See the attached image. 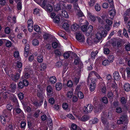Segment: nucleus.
Segmentation results:
<instances>
[{"mask_svg":"<svg viewBox=\"0 0 130 130\" xmlns=\"http://www.w3.org/2000/svg\"><path fill=\"white\" fill-rule=\"evenodd\" d=\"M100 34L102 37H105L107 35V31L105 30H103L101 31Z\"/></svg>","mask_w":130,"mask_h":130,"instance_id":"nucleus-39","label":"nucleus"},{"mask_svg":"<svg viewBox=\"0 0 130 130\" xmlns=\"http://www.w3.org/2000/svg\"><path fill=\"white\" fill-rule=\"evenodd\" d=\"M105 22L107 24L109 25H111L112 24H113L112 21L109 20L108 18L105 19Z\"/></svg>","mask_w":130,"mask_h":130,"instance_id":"nucleus-46","label":"nucleus"},{"mask_svg":"<svg viewBox=\"0 0 130 130\" xmlns=\"http://www.w3.org/2000/svg\"><path fill=\"white\" fill-rule=\"evenodd\" d=\"M79 25L75 24L72 25L71 26V30L73 31H75L76 30L79 28Z\"/></svg>","mask_w":130,"mask_h":130,"instance_id":"nucleus-12","label":"nucleus"},{"mask_svg":"<svg viewBox=\"0 0 130 130\" xmlns=\"http://www.w3.org/2000/svg\"><path fill=\"white\" fill-rule=\"evenodd\" d=\"M93 109L92 105L88 104L87 106H85L84 108V111L86 113L90 112Z\"/></svg>","mask_w":130,"mask_h":130,"instance_id":"nucleus-3","label":"nucleus"},{"mask_svg":"<svg viewBox=\"0 0 130 130\" xmlns=\"http://www.w3.org/2000/svg\"><path fill=\"white\" fill-rule=\"evenodd\" d=\"M127 101V99H125L124 97H122L121 98V101L122 104L125 103Z\"/></svg>","mask_w":130,"mask_h":130,"instance_id":"nucleus-59","label":"nucleus"},{"mask_svg":"<svg viewBox=\"0 0 130 130\" xmlns=\"http://www.w3.org/2000/svg\"><path fill=\"white\" fill-rule=\"evenodd\" d=\"M117 84L114 81L111 82V83L110 84L111 87L113 88H115L116 87Z\"/></svg>","mask_w":130,"mask_h":130,"instance_id":"nucleus-52","label":"nucleus"},{"mask_svg":"<svg viewBox=\"0 0 130 130\" xmlns=\"http://www.w3.org/2000/svg\"><path fill=\"white\" fill-rule=\"evenodd\" d=\"M69 52H67L63 54V56L64 58L66 59L68 58L70 56V54Z\"/></svg>","mask_w":130,"mask_h":130,"instance_id":"nucleus-53","label":"nucleus"},{"mask_svg":"<svg viewBox=\"0 0 130 130\" xmlns=\"http://www.w3.org/2000/svg\"><path fill=\"white\" fill-rule=\"evenodd\" d=\"M102 101L105 104H107L108 103V101L106 97H104L102 98Z\"/></svg>","mask_w":130,"mask_h":130,"instance_id":"nucleus-51","label":"nucleus"},{"mask_svg":"<svg viewBox=\"0 0 130 130\" xmlns=\"http://www.w3.org/2000/svg\"><path fill=\"white\" fill-rule=\"evenodd\" d=\"M2 93L3 98L6 99L7 97L10 95V93H9L8 92H3Z\"/></svg>","mask_w":130,"mask_h":130,"instance_id":"nucleus-44","label":"nucleus"},{"mask_svg":"<svg viewBox=\"0 0 130 130\" xmlns=\"http://www.w3.org/2000/svg\"><path fill=\"white\" fill-rule=\"evenodd\" d=\"M129 15H128L126 13H125L124 15L123 18H124V21L125 22H126L128 20V18L127 16H129Z\"/></svg>","mask_w":130,"mask_h":130,"instance_id":"nucleus-48","label":"nucleus"},{"mask_svg":"<svg viewBox=\"0 0 130 130\" xmlns=\"http://www.w3.org/2000/svg\"><path fill=\"white\" fill-rule=\"evenodd\" d=\"M49 80L51 83L52 84H55L57 81L56 78L54 76H52L50 77L49 78Z\"/></svg>","mask_w":130,"mask_h":130,"instance_id":"nucleus-19","label":"nucleus"},{"mask_svg":"<svg viewBox=\"0 0 130 130\" xmlns=\"http://www.w3.org/2000/svg\"><path fill=\"white\" fill-rule=\"evenodd\" d=\"M28 25H33V21L31 19H29L27 22Z\"/></svg>","mask_w":130,"mask_h":130,"instance_id":"nucleus-58","label":"nucleus"},{"mask_svg":"<svg viewBox=\"0 0 130 130\" xmlns=\"http://www.w3.org/2000/svg\"><path fill=\"white\" fill-rule=\"evenodd\" d=\"M61 3H63L62 2L61 3V8H62L63 9H64L66 8L68 11H70L72 8V6L70 5H68L66 7V5L64 3L62 4Z\"/></svg>","mask_w":130,"mask_h":130,"instance_id":"nucleus-8","label":"nucleus"},{"mask_svg":"<svg viewBox=\"0 0 130 130\" xmlns=\"http://www.w3.org/2000/svg\"><path fill=\"white\" fill-rule=\"evenodd\" d=\"M10 87L11 88V90L12 92L15 91L16 87V85L15 84L12 83L10 85Z\"/></svg>","mask_w":130,"mask_h":130,"instance_id":"nucleus-18","label":"nucleus"},{"mask_svg":"<svg viewBox=\"0 0 130 130\" xmlns=\"http://www.w3.org/2000/svg\"><path fill=\"white\" fill-rule=\"evenodd\" d=\"M89 119V117L87 116H84L82 117L81 121H85L88 120Z\"/></svg>","mask_w":130,"mask_h":130,"instance_id":"nucleus-29","label":"nucleus"},{"mask_svg":"<svg viewBox=\"0 0 130 130\" xmlns=\"http://www.w3.org/2000/svg\"><path fill=\"white\" fill-rule=\"evenodd\" d=\"M32 42L33 45L35 46L38 45L39 43V41L37 39L33 40Z\"/></svg>","mask_w":130,"mask_h":130,"instance_id":"nucleus-33","label":"nucleus"},{"mask_svg":"<svg viewBox=\"0 0 130 130\" xmlns=\"http://www.w3.org/2000/svg\"><path fill=\"white\" fill-rule=\"evenodd\" d=\"M74 9L75 11L77 12L78 11H80V9L78 6V4L77 3H75L74 5Z\"/></svg>","mask_w":130,"mask_h":130,"instance_id":"nucleus-31","label":"nucleus"},{"mask_svg":"<svg viewBox=\"0 0 130 130\" xmlns=\"http://www.w3.org/2000/svg\"><path fill=\"white\" fill-rule=\"evenodd\" d=\"M43 56L42 53L39 54L37 58V61L39 63H41L43 62Z\"/></svg>","mask_w":130,"mask_h":130,"instance_id":"nucleus-15","label":"nucleus"},{"mask_svg":"<svg viewBox=\"0 0 130 130\" xmlns=\"http://www.w3.org/2000/svg\"><path fill=\"white\" fill-rule=\"evenodd\" d=\"M62 87V84L60 83H57L55 85V87L57 90H60L61 89Z\"/></svg>","mask_w":130,"mask_h":130,"instance_id":"nucleus-16","label":"nucleus"},{"mask_svg":"<svg viewBox=\"0 0 130 130\" xmlns=\"http://www.w3.org/2000/svg\"><path fill=\"white\" fill-rule=\"evenodd\" d=\"M98 52H92L91 54V57L92 59H94L95 57L98 53Z\"/></svg>","mask_w":130,"mask_h":130,"instance_id":"nucleus-55","label":"nucleus"},{"mask_svg":"<svg viewBox=\"0 0 130 130\" xmlns=\"http://www.w3.org/2000/svg\"><path fill=\"white\" fill-rule=\"evenodd\" d=\"M103 85L101 88V90L102 92L104 94H106V88L105 84L103 83Z\"/></svg>","mask_w":130,"mask_h":130,"instance_id":"nucleus-21","label":"nucleus"},{"mask_svg":"<svg viewBox=\"0 0 130 130\" xmlns=\"http://www.w3.org/2000/svg\"><path fill=\"white\" fill-rule=\"evenodd\" d=\"M54 53L57 56H60L61 55V52L58 50H56L54 51Z\"/></svg>","mask_w":130,"mask_h":130,"instance_id":"nucleus-43","label":"nucleus"},{"mask_svg":"<svg viewBox=\"0 0 130 130\" xmlns=\"http://www.w3.org/2000/svg\"><path fill=\"white\" fill-rule=\"evenodd\" d=\"M22 64L20 62H17L16 65V69L19 73H21L22 70Z\"/></svg>","mask_w":130,"mask_h":130,"instance_id":"nucleus-7","label":"nucleus"},{"mask_svg":"<svg viewBox=\"0 0 130 130\" xmlns=\"http://www.w3.org/2000/svg\"><path fill=\"white\" fill-rule=\"evenodd\" d=\"M102 37L100 34L99 32H97L96 34V37L97 39L98 40H100L102 38Z\"/></svg>","mask_w":130,"mask_h":130,"instance_id":"nucleus-47","label":"nucleus"},{"mask_svg":"<svg viewBox=\"0 0 130 130\" xmlns=\"http://www.w3.org/2000/svg\"><path fill=\"white\" fill-rule=\"evenodd\" d=\"M54 22L56 23H58L60 21V18L58 16H56L54 18Z\"/></svg>","mask_w":130,"mask_h":130,"instance_id":"nucleus-41","label":"nucleus"},{"mask_svg":"<svg viewBox=\"0 0 130 130\" xmlns=\"http://www.w3.org/2000/svg\"><path fill=\"white\" fill-rule=\"evenodd\" d=\"M124 88L125 91L126 92H128L130 91V85L128 83L125 84L124 86Z\"/></svg>","mask_w":130,"mask_h":130,"instance_id":"nucleus-14","label":"nucleus"},{"mask_svg":"<svg viewBox=\"0 0 130 130\" xmlns=\"http://www.w3.org/2000/svg\"><path fill=\"white\" fill-rule=\"evenodd\" d=\"M77 15L78 17V19H79V17H82L84 16V15L83 13L81 11V10L78 11V12H77Z\"/></svg>","mask_w":130,"mask_h":130,"instance_id":"nucleus-42","label":"nucleus"},{"mask_svg":"<svg viewBox=\"0 0 130 130\" xmlns=\"http://www.w3.org/2000/svg\"><path fill=\"white\" fill-rule=\"evenodd\" d=\"M94 75L96 76L98 79L100 80L101 81H102L103 80V79L102 77L100 76V75L94 71H91L90 73L88 78L90 76H91L92 75L93 76Z\"/></svg>","mask_w":130,"mask_h":130,"instance_id":"nucleus-6","label":"nucleus"},{"mask_svg":"<svg viewBox=\"0 0 130 130\" xmlns=\"http://www.w3.org/2000/svg\"><path fill=\"white\" fill-rule=\"evenodd\" d=\"M113 77L116 80H118L120 78V76L119 73L117 71H115L113 73Z\"/></svg>","mask_w":130,"mask_h":130,"instance_id":"nucleus-11","label":"nucleus"},{"mask_svg":"<svg viewBox=\"0 0 130 130\" xmlns=\"http://www.w3.org/2000/svg\"><path fill=\"white\" fill-rule=\"evenodd\" d=\"M62 106L63 108L64 109H67L68 107V105L67 103H63Z\"/></svg>","mask_w":130,"mask_h":130,"instance_id":"nucleus-61","label":"nucleus"},{"mask_svg":"<svg viewBox=\"0 0 130 130\" xmlns=\"http://www.w3.org/2000/svg\"><path fill=\"white\" fill-rule=\"evenodd\" d=\"M11 42L9 40H7L5 43L6 46L8 47H10L12 45Z\"/></svg>","mask_w":130,"mask_h":130,"instance_id":"nucleus-37","label":"nucleus"},{"mask_svg":"<svg viewBox=\"0 0 130 130\" xmlns=\"http://www.w3.org/2000/svg\"><path fill=\"white\" fill-rule=\"evenodd\" d=\"M106 113H103V114L101 116V121L104 124L106 123L107 122V120L106 119Z\"/></svg>","mask_w":130,"mask_h":130,"instance_id":"nucleus-10","label":"nucleus"},{"mask_svg":"<svg viewBox=\"0 0 130 130\" xmlns=\"http://www.w3.org/2000/svg\"><path fill=\"white\" fill-rule=\"evenodd\" d=\"M93 29V26L91 25H90L88 28L87 29L86 32L87 35H89L92 32Z\"/></svg>","mask_w":130,"mask_h":130,"instance_id":"nucleus-13","label":"nucleus"},{"mask_svg":"<svg viewBox=\"0 0 130 130\" xmlns=\"http://www.w3.org/2000/svg\"><path fill=\"white\" fill-rule=\"evenodd\" d=\"M53 90L52 87L51 86H48L47 88V95L49 96H51V93L53 91Z\"/></svg>","mask_w":130,"mask_h":130,"instance_id":"nucleus-9","label":"nucleus"},{"mask_svg":"<svg viewBox=\"0 0 130 130\" xmlns=\"http://www.w3.org/2000/svg\"><path fill=\"white\" fill-rule=\"evenodd\" d=\"M43 101V100H40L39 102H36L34 103V104L36 107H39L41 106Z\"/></svg>","mask_w":130,"mask_h":130,"instance_id":"nucleus-20","label":"nucleus"},{"mask_svg":"<svg viewBox=\"0 0 130 130\" xmlns=\"http://www.w3.org/2000/svg\"><path fill=\"white\" fill-rule=\"evenodd\" d=\"M34 29L36 32H39L40 30V28L38 25H35L34 26Z\"/></svg>","mask_w":130,"mask_h":130,"instance_id":"nucleus-35","label":"nucleus"},{"mask_svg":"<svg viewBox=\"0 0 130 130\" xmlns=\"http://www.w3.org/2000/svg\"><path fill=\"white\" fill-rule=\"evenodd\" d=\"M24 84L22 82H20L18 84V88H22L24 86Z\"/></svg>","mask_w":130,"mask_h":130,"instance_id":"nucleus-54","label":"nucleus"},{"mask_svg":"<svg viewBox=\"0 0 130 130\" xmlns=\"http://www.w3.org/2000/svg\"><path fill=\"white\" fill-rule=\"evenodd\" d=\"M20 73H16L15 75H14L13 73H11L10 74L9 76L12 79L17 82L20 77Z\"/></svg>","mask_w":130,"mask_h":130,"instance_id":"nucleus-2","label":"nucleus"},{"mask_svg":"<svg viewBox=\"0 0 130 130\" xmlns=\"http://www.w3.org/2000/svg\"><path fill=\"white\" fill-rule=\"evenodd\" d=\"M108 98L110 99H112L113 97V94L112 92L110 91L108 92L107 94Z\"/></svg>","mask_w":130,"mask_h":130,"instance_id":"nucleus-36","label":"nucleus"},{"mask_svg":"<svg viewBox=\"0 0 130 130\" xmlns=\"http://www.w3.org/2000/svg\"><path fill=\"white\" fill-rule=\"evenodd\" d=\"M77 95L78 98L80 99H82L84 98V95L81 91L78 92Z\"/></svg>","mask_w":130,"mask_h":130,"instance_id":"nucleus-45","label":"nucleus"},{"mask_svg":"<svg viewBox=\"0 0 130 130\" xmlns=\"http://www.w3.org/2000/svg\"><path fill=\"white\" fill-rule=\"evenodd\" d=\"M67 86L70 87H71L73 85V83L72 81L71 80L68 81L67 83Z\"/></svg>","mask_w":130,"mask_h":130,"instance_id":"nucleus-62","label":"nucleus"},{"mask_svg":"<svg viewBox=\"0 0 130 130\" xmlns=\"http://www.w3.org/2000/svg\"><path fill=\"white\" fill-rule=\"evenodd\" d=\"M109 13L111 16L110 18L113 20L116 13V10H115L114 6L113 5H111L109 8Z\"/></svg>","mask_w":130,"mask_h":130,"instance_id":"nucleus-1","label":"nucleus"},{"mask_svg":"<svg viewBox=\"0 0 130 130\" xmlns=\"http://www.w3.org/2000/svg\"><path fill=\"white\" fill-rule=\"evenodd\" d=\"M108 59L107 60L110 62H112L113 60L114 57V56L112 55H110L108 56Z\"/></svg>","mask_w":130,"mask_h":130,"instance_id":"nucleus-28","label":"nucleus"},{"mask_svg":"<svg viewBox=\"0 0 130 130\" xmlns=\"http://www.w3.org/2000/svg\"><path fill=\"white\" fill-rule=\"evenodd\" d=\"M6 3V0H0V4L1 6L5 5Z\"/></svg>","mask_w":130,"mask_h":130,"instance_id":"nucleus-63","label":"nucleus"},{"mask_svg":"<svg viewBox=\"0 0 130 130\" xmlns=\"http://www.w3.org/2000/svg\"><path fill=\"white\" fill-rule=\"evenodd\" d=\"M96 79H95L94 81L91 80L89 88L91 92L94 91L96 87V84L95 81H96Z\"/></svg>","mask_w":130,"mask_h":130,"instance_id":"nucleus-4","label":"nucleus"},{"mask_svg":"<svg viewBox=\"0 0 130 130\" xmlns=\"http://www.w3.org/2000/svg\"><path fill=\"white\" fill-rule=\"evenodd\" d=\"M14 56L15 58H18L19 56V52L17 51H15L14 53Z\"/></svg>","mask_w":130,"mask_h":130,"instance_id":"nucleus-56","label":"nucleus"},{"mask_svg":"<svg viewBox=\"0 0 130 130\" xmlns=\"http://www.w3.org/2000/svg\"><path fill=\"white\" fill-rule=\"evenodd\" d=\"M30 72L29 73V72H25L24 75V77L26 78H29L30 76Z\"/></svg>","mask_w":130,"mask_h":130,"instance_id":"nucleus-60","label":"nucleus"},{"mask_svg":"<svg viewBox=\"0 0 130 130\" xmlns=\"http://www.w3.org/2000/svg\"><path fill=\"white\" fill-rule=\"evenodd\" d=\"M75 57L74 64L75 65H77L79 63L80 61V59L77 55H75Z\"/></svg>","mask_w":130,"mask_h":130,"instance_id":"nucleus-23","label":"nucleus"},{"mask_svg":"<svg viewBox=\"0 0 130 130\" xmlns=\"http://www.w3.org/2000/svg\"><path fill=\"white\" fill-rule=\"evenodd\" d=\"M37 95L38 97L40 98V100H43V93L42 92L40 91L38 92Z\"/></svg>","mask_w":130,"mask_h":130,"instance_id":"nucleus-27","label":"nucleus"},{"mask_svg":"<svg viewBox=\"0 0 130 130\" xmlns=\"http://www.w3.org/2000/svg\"><path fill=\"white\" fill-rule=\"evenodd\" d=\"M47 11L49 12H51L53 10L52 7L50 4H48L47 6Z\"/></svg>","mask_w":130,"mask_h":130,"instance_id":"nucleus-50","label":"nucleus"},{"mask_svg":"<svg viewBox=\"0 0 130 130\" xmlns=\"http://www.w3.org/2000/svg\"><path fill=\"white\" fill-rule=\"evenodd\" d=\"M99 121V120L97 118H95L92 120L89 121V123L90 124H94L97 123Z\"/></svg>","mask_w":130,"mask_h":130,"instance_id":"nucleus-24","label":"nucleus"},{"mask_svg":"<svg viewBox=\"0 0 130 130\" xmlns=\"http://www.w3.org/2000/svg\"><path fill=\"white\" fill-rule=\"evenodd\" d=\"M61 14L64 17L68 18H69V16L67 12L64 10H63L62 11Z\"/></svg>","mask_w":130,"mask_h":130,"instance_id":"nucleus-25","label":"nucleus"},{"mask_svg":"<svg viewBox=\"0 0 130 130\" xmlns=\"http://www.w3.org/2000/svg\"><path fill=\"white\" fill-rule=\"evenodd\" d=\"M121 119L122 120L123 122L124 123H127V117L126 116H122V117H120Z\"/></svg>","mask_w":130,"mask_h":130,"instance_id":"nucleus-26","label":"nucleus"},{"mask_svg":"<svg viewBox=\"0 0 130 130\" xmlns=\"http://www.w3.org/2000/svg\"><path fill=\"white\" fill-rule=\"evenodd\" d=\"M88 25H82L81 27V29L82 31L83 32H85L86 31Z\"/></svg>","mask_w":130,"mask_h":130,"instance_id":"nucleus-40","label":"nucleus"},{"mask_svg":"<svg viewBox=\"0 0 130 130\" xmlns=\"http://www.w3.org/2000/svg\"><path fill=\"white\" fill-rule=\"evenodd\" d=\"M95 10L97 11H99L101 9V7L100 5L98 4H96L95 6Z\"/></svg>","mask_w":130,"mask_h":130,"instance_id":"nucleus-38","label":"nucleus"},{"mask_svg":"<svg viewBox=\"0 0 130 130\" xmlns=\"http://www.w3.org/2000/svg\"><path fill=\"white\" fill-rule=\"evenodd\" d=\"M110 63L107 59H105L102 61V64L104 66H106L109 65Z\"/></svg>","mask_w":130,"mask_h":130,"instance_id":"nucleus-32","label":"nucleus"},{"mask_svg":"<svg viewBox=\"0 0 130 130\" xmlns=\"http://www.w3.org/2000/svg\"><path fill=\"white\" fill-rule=\"evenodd\" d=\"M102 6L103 8L107 9L108 7V4L107 3H104L102 4Z\"/></svg>","mask_w":130,"mask_h":130,"instance_id":"nucleus-57","label":"nucleus"},{"mask_svg":"<svg viewBox=\"0 0 130 130\" xmlns=\"http://www.w3.org/2000/svg\"><path fill=\"white\" fill-rule=\"evenodd\" d=\"M3 113L4 116L6 117L9 116L10 115L11 112L9 110L5 109L3 111Z\"/></svg>","mask_w":130,"mask_h":130,"instance_id":"nucleus-17","label":"nucleus"},{"mask_svg":"<svg viewBox=\"0 0 130 130\" xmlns=\"http://www.w3.org/2000/svg\"><path fill=\"white\" fill-rule=\"evenodd\" d=\"M73 94V90L72 91H69L67 93V97L69 98H71Z\"/></svg>","mask_w":130,"mask_h":130,"instance_id":"nucleus-34","label":"nucleus"},{"mask_svg":"<svg viewBox=\"0 0 130 130\" xmlns=\"http://www.w3.org/2000/svg\"><path fill=\"white\" fill-rule=\"evenodd\" d=\"M12 96L11 98V99L14 103H17V100L15 96H14L12 94Z\"/></svg>","mask_w":130,"mask_h":130,"instance_id":"nucleus-49","label":"nucleus"},{"mask_svg":"<svg viewBox=\"0 0 130 130\" xmlns=\"http://www.w3.org/2000/svg\"><path fill=\"white\" fill-rule=\"evenodd\" d=\"M69 25L67 23H64L62 26L63 28L66 30H68L69 29Z\"/></svg>","mask_w":130,"mask_h":130,"instance_id":"nucleus-30","label":"nucleus"},{"mask_svg":"<svg viewBox=\"0 0 130 130\" xmlns=\"http://www.w3.org/2000/svg\"><path fill=\"white\" fill-rule=\"evenodd\" d=\"M76 38L77 40L80 42H84L85 40L84 36H82L81 34L79 32L76 33Z\"/></svg>","mask_w":130,"mask_h":130,"instance_id":"nucleus-5","label":"nucleus"},{"mask_svg":"<svg viewBox=\"0 0 130 130\" xmlns=\"http://www.w3.org/2000/svg\"><path fill=\"white\" fill-rule=\"evenodd\" d=\"M88 17H89V20L93 22H94L96 20L95 17L93 15H92L91 14H89L88 15Z\"/></svg>","mask_w":130,"mask_h":130,"instance_id":"nucleus-22","label":"nucleus"},{"mask_svg":"<svg viewBox=\"0 0 130 130\" xmlns=\"http://www.w3.org/2000/svg\"><path fill=\"white\" fill-rule=\"evenodd\" d=\"M125 48L127 51H130V43L126 45L125 46Z\"/></svg>","mask_w":130,"mask_h":130,"instance_id":"nucleus-64","label":"nucleus"}]
</instances>
